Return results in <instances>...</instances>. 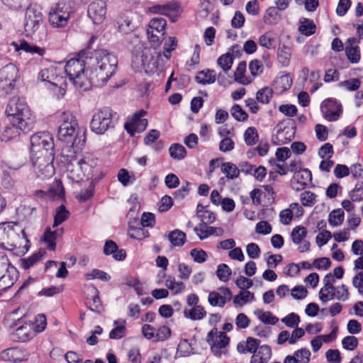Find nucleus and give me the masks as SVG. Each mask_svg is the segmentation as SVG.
Instances as JSON below:
<instances>
[{"label": "nucleus", "mask_w": 363, "mask_h": 363, "mask_svg": "<svg viewBox=\"0 0 363 363\" xmlns=\"http://www.w3.org/2000/svg\"><path fill=\"white\" fill-rule=\"evenodd\" d=\"M0 246L8 250H16V254L24 255L30 247V241L25 230L16 223H0Z\"/></svg>", "instance_id": "nucleus-1"}, {"label": "nucleus", "mask_w": 363, "mask_h": 363, "mask_svg": "<svg viewBox=\"0 0 363 363\" xmlns=\"http://www.w3.org/2000/svg\"><path fill=\"white\" fill-rule=\"evenodd\" d=\"M96 65L91 74L92 84L103 86L113 76L118 67V59L115 55L104 49L94 51Z\"/></svg>", "instance_id": "nucleus-2"}, {"label": "nucleus", "mask_w": 363, "mask_h": 363, "mask_svg": "<svg viewBox=\"0 0 363 363\" xmlns=\"http://www.w3.org/2000/svg\"><path fill=\"white\" fill-rule=\"evenodd\" d=\"M57 138L64 142L72 143V147H81L86 141L85 130H80L76 117L70 112H63L60 117Z\"/></svg>", "instance_id": "nucleus-3"}, {"label": "nucleus", "mask_w": 363, "mask_h": 363, "mask_svg": "<svg viewBox=\"0 0 363 363\" xmlns=\"http://www.w3.org/2000/svg\"><path fill=\"white\" fill-rule=\"evenodd\" d=\"M95 36H91L86 50H82L79 53V58H72L67 62L65 65V71L69 81L76 89L82 91L89 89L92 84L91 78L89 79L85 74L86 62L82 58H88L87 54L90 49V44L95 40Z\"/></svg>", "instance_id": "nucleus-4"}, {"label": "nucleus", "mask_w": 363, "mask_h": 363, "mask_svg": "<svg viewBox=\"0 0 363 363\" xmlns=\"http://www.w3.org/2000/svg\"><path fill=\"white\" fill-rule=\"evenodd\" d=\"M167 61L161 52L151 48H145L139 55L135 54L133 57V62L143 66L145 72L150 74L161 72Z\"/></svg>", "instance_id": "nucleus-5"}, {"label": "nucleus", "mask_w": 363, "mask_h": 363, "mask_svg": "<svg viewBox=\"0 0 363 363\" xmlns=\"http://www.w3.org/2000/svg\"><path fill=\"white\" fill-rule=\"evenodd\" d=\"M6 113L11 117V121L21 123V127L34 125L35 119L23 98L12 97L7 104Z\"/></svg>", "instance_id": "nucleus-6"}, {"label": "nucleus", "mask_w": 363, "mask_h": 363, "mask_svg": "<svg viewBox=\"0 0 363 363\" xmlns=\"http://www.w3.org/2000/svg\"><path fill=\"white\" fill-rule=\"evenodd\" d=\"M74 12V9L71 6L70 2H58L50 10L49 23L54 28H63L67 24L71 14Z\"/></svg>", "instance_id": "nucleus-7"}, {"label": "nucleus", "mask_w": 363, "mask_h": 363, "mask_svg": "<svg viewBox=\"0 0 363 363\" xmlns=\"http://www.w3.org/2000/svg\"><path fill=\"white\" fill-rule=\"evenodd\" d=\"M62 162L65 163L67 177L74 182H79L86 177L79 161V153L74 149H69L67 153L62 152Z\"/></svg>", "instance_id": "nucleus-8"}, {"label": "nucleus", "mask_w": 363, "mask_h": 363, "mask_svg": "<svg viewBox=\"0 0 363 363\" xmlns=\"http://www.w3.org/2000/svg\"><path fill=\"white\" fill-rule=\"evenodd\" d=\"M18 278V271L13 267L8 256L0 252V291L11 287Z\"/></svg>", "instance_id": "nucleus-9"}, {"label": "nucleus", "mask_w": 363, "mask_h": 363, "mask_svg": "<svg viewBox=\"0 0 363 363\" xmlns=\"http://www.w3.org/2000/svg\"><path fill=\"white\" fill-rule=\"evenodd\" d=\"M113 127V112L111 109L106 107L94 113L90 122V129L92 132L98 135H103Z\"/></svg>", "instance_id": "nucleus-10"}, {"label": "nucleus", "mask_w": 363, "mask_h": 363, "mask_svg": "<svg viewBox=\"0 0 363 363\" xmlns=\"http://www.w3.org/2000/svg\"><path fill=\"white\" fill-rule=\"evenodd\" d=\"M31 161L38 177L44 179L51 177L54 174V154L45 152L44 154L31 155Z\"/></svg>", "instance_id": "nucleus-11"}, {"label": "nucleus", "mask_w": 363, "mask_h": 363, "mask_svg": "<svg viewBox=\"0 0 363 363\" xmlns=\"http://www.w3.org/2000/svg\"><path fill=\"white\" fill-rule=\"evenodd\" d=\"M31 155L54 154L52 135L49 132H39L30 138Z\"/></svg>", "instance_id": "nucleus-12"}, {"label": "nucleus", "mask_w": 363, "mask_h": 363, "mask_svg": "<svg viewBox=\"0 0 363 363\" xmlns=\"http://www.w3.org/2000/svg\"><path fill=\"white\" fill-rule=\"evenodd\" d=\"M206 341L211 345V350L216 357H220L222 354L228 353L230 338L225 333L219 332L214 328L208 333Z\"/></svg>", "instance_id": "nucleus-13"}, {"label": "nucleus", "mask_w": 363, "mask_h": 363, "mask_svg": "<svg viewBox=\"0 0 363 363\" xmlns=\"http://www.w3.org/2000/svg\"><path fill=\"white\" fill-rule=\"evenodd\" d=\"M43 19L41 9L37 4H30L27 8L25 19L24 30L26 35H30L35 33L40 28Z\"/></svg>", "instance_id": "nucleus-14"}, {"label": "nucleus", "mask_w": 363, "mask_h": 363, "mask_svg": "<svg viewBox=\"0 0 363 363\" xmlns=\"http://www.w3.org/2000/svg\"><path fill=\"white\" fill-rule=\"evenodd\" d=\"M18 72L16 66L11 63L0 69V94L6 95L13 89Z\"/></svg>", "instance_id": "nucleus-15"}, {"label": "nucleus", "mask_w": 363, "mask_h": 363, "mask_svg": "<svg viewBox=\"0 0 363 363\" xmlns=\"http://www.w3.org/2000/svg\"><path fill=\"white\" fill-rule=\"evenodd\" d=\"M167 21L163 18H152L147 28V36L152 45L159 46L165 34Z\"/></svg>", "instance_id": "nucleus-16"}, {"label": "nucleus", "mask_w": 363, "mask_h": 363, "mask_svg": "<svg viewBox=\"0 0 363 363\" xmlns=\"http://www.w3.org/2000/svg\"><path fill=\"white\" fill-rule=\"evenodd\" d=\"M141 21V16L131 10L122 12L116 19V23L120 32L129 33L138 28Z\"/></svg>", "instance_id": "nucleus-17"}, {"label": "nucleus", "mask_w": 363, "mask_h": 363, "mask_svg": "<svg viewBox=\"0 0 363 363\" xmlns=\"http://www.w3.org/2000/svg\"><path fill=\"white\" fill-rule=\"evenodd\" d=\"M146 115L147 112L141 109L133 113L132 116L128 117L124 127L130 135H134L135 133H141L145 130L147 125V120L143 118V117Z\"/></svg>", "instance_id": "nucleus-18"}, {"label": "nucleus", "mask_w": 363, "mask_h": 363, "mask_svg": "<svg viewBox=\"0 0 363 363\" xmlns=\"http://www.w3.org/2000/svg\"><path fill=\"white\" fill-rule=\"evenodd\" d=\"M59 69L53 65L42 69L38 74L37 80L48 82L55 86L61 87L63 78L59 75Z\"/></svg>", "instance_id": "nucleus-19"}, {"label": "nucleus", "mask_w": 363, "mask_h": 363, "mask_svg": "<svg viewBox=\"0 0 363 363\" xmlns=\"http://www.w3.org/2000/svg\"><path fill=\"white\" fill-rule=\"evenodd\" d=\"M88 16L95 24L104 22L106 16V4L102 0L92 1L88 7Z\"/></svg>", "instance_id": "nucleus-20"}, {"label": "nucleus", "mask_w": 363, "mask_h": 363, "mask_svg": "<svg viewBox=\"0 0 363 363\" xmlns=\"http://www.w3.org/2000/svg\"><path fill=\"white\" fill-rule=\"evenodd\" d=\"M220 293L213 291L208 294V301L212 306L223 307L226 302L230 301L232 298V293L229 288L220 287Z\"/></svg>", "instance_id": "nucleus-21"}, {"label": "nucleus", "mask_w": 363, "mask_h": 363, "mask_svg": "<svg viewBox=\"0 0 363 363\" xmlns=\"http://www.w3.org/2000/svg\"><path fill=\"white\" fill-rule=\"evenodd\" d=\"M312 174L308 169H303L296 172L291 181V188L299 191L305 189V187L311 182Z\"/></svg>", "instance_id": "nucleus-22"}, {"label": "nucleus", "mask_w": 363, "mask_h": 363, "mask_svg": "<svg viewBox=\"0 0 363 363\" xmlns=\"http://www.w3.org/2000/svg\"><path fill=\"white\" fill-rule=\"evenodd\" d=\"M306 235V228L301 225L295 227L291 233V238L293 242L296 245L301 244L298 247V250L301 253L307 252L310 249V242L307 240H304Z\"/></svg>", "instance_id": "nucleus-23"}, {"label": "nucleus", "mask_w": 363, "mask_h": 363, "mask_svg": "<svg viewBox=\"0 0 363 363\" xmlns=\"http://www.w3.org/2000/svg\"><path fill=\"white\" fill-rule=\"evenodd\" d=\"M33 126L21 127V123L11 121V123L6 126L4 130L1 139L2 141H9L11 139L19 136L21 132H28L33 128Z\"/></svg>", "instance_id": "nucleus-24"}, {"label": "nucleus", "mask_w": 363, "mask_h": 363, "mask_svg": "<svg viewBox=\"0 0 363 363\" xmlns=\"http://www.w3.org/2000/svg\"><path fill=\"white\" fill-rule=\"evenodd\" d=\"M179 5L176 2H171L164 5H155L149 7L148 11L152 13L165 15L171 18L172 21L176 20L174 16L179 11Z\"/></svg>", "instance_id": "nucleus-25"}, {"label": "nucleus", "mask_w": 363, "mask_h": 363, "mask_svg": "<svg viewBox=\"0 0 363 363\" xmlns=\"http://www.w3.org/2000/svg\"><path fill=\"white\" fill-rule=\"evenodd\" d=\"M16 51L23 50L31 54H36L43 57L45 54V49L35 45H31L24 40L11 43Z\"/></svg>", "instance_id": "nucleus-26"}, {"label": "nucleus", "mask_w": 363, "mask_h": 363, "mask_svg": "<svg viewBox=\"0 0 363 363\" xmlns=\"http://www.w3.org/2000/svg\"><path fill=\"white\" fill-rule=\"evenodd\" d=\"M79 161L85 177L89 178L92 175L94 168L97 165V159L89 153H79Z\"/></svg>", "instance_id": "nucleus-27"}, {"label": "nucleus", "mask_w": 363, "mask_h": 363, "mask_svg": "<svg viewBox=\"0 0 363 363\" xmlns=\"http://www.w3.org/2000/svg\"><path fill=\"white\" fill-rule=\"evenodd\" d=\"M104 253L106 255H112L116 260H123L125 257V251L124 250H118L117 244L113 240H107L104 247Z\"/></svg>", "instance_id": "nucleus-28"}, {"label": "nucleus", "mask_w": 363, "mask_h": 363, "mask_svg": "<svg viewBox=\"0 0 363 363\" xmlns=\"http://www.w3.org/2000/svg\"><path fill=\"white\" fill-rule=\"evenodd\" d=\"M63 233V228L51 230L50 228L46 229L43 235V240L47 245V248L54 251L56 248V240L61 237Z\"/></svg>", "instance_id": "nucleus-29"}, {"label": "nucleus", "mask_w": 363, "mask_h": 363, "mask_svg": "<svg viewBox=\"0 0 363 363\" xmlns=\"http://www.w3.org/2000/svg\"><path fill=\"white\" fill-rule=\"evenodd\" d=\"M254 353L250 363H267L272 356L271 349L267 345L261 346L258 351Z\"/></svg>", "instance_id": "nucleus-30"}, {"label": "nucleus", "mask_w": 363, "mask_h": 363, "mask_svg": "<svg viewBox=\"0 0 363 363\" xmlns=\"http://www.w3.org/2000/svg\"><path fill=\"white\" fill-rule=\"evenodd\" d=\"M292 79L289 74L281 75L277 77L274 82V90L281 94L288 90L292 85Z\"/></svg>", "instance_id": "nucleus-31"}, {"label": "nucleus", "mask_w": 363, "mask_h": 363, "mask_svg": "<svg viewBox=\"0 0 363 363\" xmlns=\"http://www.w3.org/2000/svg\"><path fill=\"white\" fill-rule=\"evenodd\" d=\"M32 328L28 324L18 327L13 333L12 338L15 341L26 342L31 337Z\"/></svg>", "instance_id": "nucleus-32"}, {"label": "nucleus", "mask_w": 363, "mask_h": 363, "mask_svg": "<svg viewBox=\"0 0 363 363\" xmlns=\"http://www.w3.org/2000/svg\"><path fill=\"white\" fill-rule=\"evenodd\" d=\"M114 328L109 333V338L113 340H118L125 336L126 332L125 320H117L113 323Z\"/></svg>", "instance_id": "nucleus-33"}, {"label": "nucleus", "mask_w": 363, "mask_h": 363, "mask_svg": "<svg viewBox=\"0 0 363 363\" xmlns=\"http://www.w3.org/2000/svg\"><path fill=\"white\" fill-rule=\"evenodd\" d=\"M206 315L204 308L200 305L192 307L191 309H185L184 315L186 318L193 320H199L203 319Z\"/></svg>", "instance_id": "nucleus-34"}, {"label": "nucleus", "mask_w": 363, "mask_h": 363, "mask_svg": "<svg viewBox=\"0 0 363 363\" xmlns=\"http://www.w3.org/2000/svg\"><path fill=\"white\" fill-rule=\"evenodd\" d=\"M165 286L173 294H179L185 290V284L182 281H177L172 276H167L165 280Z\"/></svg>", "instance_id": "nucleus-35"}, {"label": "nucleus", "mask_w": 363, "mask_h": 363, "mask_svg": "<svg viewBox=\"0 0 363 363\" xmlns=\"http://www.w3.org/2000/svg\"><path fill=\"white\" fill-rule=\"evenodd\" d=\"M254 314L264 324L274 325L279 321V318L269 311H263L261 309H257L255 311Z\"/></svg>", "instance_id": "nucleus-36"}, {"label": "nucleus", "mask_w": 363, "mask_h": 363, "mask_svg": "<svg viewBox=\"0 0 363 363\" xmlns=\"http://www.w3.org/2000/svg\"><path fill=\"white\" fill-rule=\"evenodd\" d=\"M298 30L303 35L309 36L315 31V25L311 19L302 18L299 20Z\"/></svg>", "instance_id": "nucleus-37"}, {"label": "nucleus", "mask_w": 363, "mask_h": 363, "mask_svg": "<svg viewBox=\"0 0 363 363\" xmlns=\"http://www.w3.org/2000/svg\"><path fill=\"white\" fill-rule=\"evenodd\" d=\"M216 73L213 69L201 71L196 77V81L201 84H212L216 79Z\"/></svg>", "instance_id": "nucleus-38"}, {"label": "nucleus", "mask_w": 363, "mask_h": 363, "mask_svg": "<svg viewBox=\"0 0 363 363\" xmlns=\"http://www.w3.org/2000/svg\"><path fill=\"white\" fill-rule=\"evenodd\" d=\"M221 172L225 174L228 179H234L239 177V168L232 162H223L221 165Z\"/></svg>", "instance_id": "nucleus-39"}, {"label": "nucleus", "mask_w": 363, "mask_h": 363, "mask_svg": "<svg viewBox=\"0 0 363 363\" xmlns=\"http://www.w3.org/2000/svg\"><path fill=\"white\" fill-rule=\"evenodd\" d=\"M319 298L323 303L332 301L337 297V290L334 286H323L318 293Z\"/></svg>", "instance_id": "nucleus-40"}, {"label": "nucleus", "mask_w": 363, "mask_h": 363, "mask_svg": "<svg viewBox=\"0 0 363 363\" xmlns=\"http://www.w3.org/2000/svg\"><path fill=\"white\" fill-rule=\"evenodd\" d=\"M168 239L173 246L181 247L185 243L186 234L176 229L169 233Z\"/></svg>", "instance_id": "nucleus-41"}, {"label": "nucleus", "mask_w": 363, "mask_h": 363, "mask_svg": "<svg viewBox=\"0 0 363 363\" xmlns=\"http://www.w3.org/2000/svg\"><path fill=\"white\" fill-rule=\"evenodd\" d=\"M46 252L44 249H40L38 252L34 253L30 257L22 260V267L25 269H28L38 262L45 255Z\"/></svg>", "instance_id": "nucleus-42"}, {"label": "nucleus", "mask_w": 363, "mask_h": 363, "mask_svg": "<svg viewBox=\"0 0 363 363\" xmlns=\"http://www.w3.org/2000/svg\"><path fill=\"white\" fill-rule=\"evenodd\" d=\"M276 6L269 7L264 13V21L267 24H276L280 19V16Z\"/></svg>", "instance_id": "nucleus-43"}, {"label": "nucleus", "mask_w": 363, "mask_h": 363, "mask_svg": "<svg viewBox=\"0 0 363 363\" xmlns=\"http://www.w3.org/2000/svg\"><path fill=\"white\" fill-rule=\"evenodd\" d=\"M216 274L220 281L228 282L232 274V270L226 264H220L217 266Z\"/></svg>", "instance_id": "nucleus-44"}, {"label": "nucleus", "mask_w": 363, "mask_h": 363, "mask_svg": "<svg viewBox=\"0 0 363 363\" xmlns=\"http://www.w3.org/2000/svg\"><path fill=\"white\" fill-rule=\"evenodd\" d=\"M254 299V294L249 291H241L238 295L234 296L233 303L240 306H242L246 303L252 301Z\"/></svg>", "instance_id": "nucleus-45"}, {"label": "nucleus", "mask_w": 363, "mask_h": 363, "mask_svg": "<svg viewBox=\"0 0 363 363\" xmlns=\"http://www.w3.org/2000/svg\"><path fill=\"white\" fill-rule=\"evenodd\" d=\"M169 152L171 157L178 160L184 159L186 155L185 147L179 143L172 144L169 149Z\"/></svg>", "instance_id": "nucleus-46"}, {"label": "nucleus", "mask_w": 363, "mask_h": 363, "mask_svg": "<svg viewBox=\"0 0 363 363\" xmlns=\"http://www.w3.org/2000/svg\"><path fill=\"white\" fill-rule=\"evenodd\" d=\"M277 57L279 62L281 63L282 66H288L290 63L291 58L290 48L285 45L279 48L277 50Z\"/></svg>", "instance_id": "nucleus-47"}, {"label": "nucleus", "mask_w": 363, "mask_h": 363, "mask_svg": "<svg viewBox=\"0 0 363 363\" xmlns=\"http://www.w3.org/2000/svg\"><path fill=\"white\" fill-rule=\"evenodd\" d=\"M273 95V89L270 87L265 86L259 89L256 94V99L258 102L267 104L270 101Z\"/></svg>", "instance_id": "nucleus-48"}, {"label": "nucleus", "mask_w": 363, "mask_h": 363, "mask_svg": "<svg viewBox=\"0 0 363 363\" xmlns=\"http://www.w3.org/2000/svg\"><path fill=\"white\" fill-rule=\"evenodd\" d=\"M217 62L223 71L227 73L232 67L233 57L230 53H225L218 57Z\"/></svg>", "instance_id": "nucleus-49"}, {"label": "nucleus", "mask_w": 363, "mask_h": 363, "mask_svg": "<svg viewBox=\"0 0 363 363\" xmlns=\"http://www.w3.org/2000/svg\"><path fill=\"white\" fill-rule=\"evenodd\" d=\"M69 216V212L66 209L64 205L60 206L57 208L56 214L54 218L53 227H57L65 221Z\"/></svg>", "instance_id": "nucleus-50"}, {"label": "nucleus", "mask_w": 363, "mask_h": 363, "mask_svg": "<svg viewBox=\"0 0 363 363\" xmlns=\"http://www.w3.org/2000/svg\"><path fill=\"white\" fill-rule=\"evenodd\" d=\"M345 54L348 60L352 64H357L360 60V49L358 45L354 47H345Z\"/></svg>", "instance_id": "nucleus-51"}, {"label": "nucleus", "mask_w": 363, "mask_h": 363, "mask_svg": "<svg viewBox=\"0 0 363 363\" xmlns=\"http://www.w3.org/2000/svg\"><path fill=\"white\" fill-rule=\"evenodd\" d=\"M6 354L9 357V360L14 363L21 362L26 359V355L23 353L21 349L17 347L8 349Z\"/></svg>", "instance_id": "nucleus-52"}, {"label": "nucleus", "mask_w": 363, "mask_h": 363, "mask_svg": "<svg viewBox=\"0 0 363 363\" xmlns=\"http://www.w3.org/2000/svg\"><path fill=\"white\" fill-rule=\"evenodd\" d=\"M217 230V228L203 225H201L200 227L194 228V231L201 240H204L208 236L215 234Z\"/></svg>", "instance_id": "nucleus-53"}, {"label": "nucleus", "mask_w": 363, "mask_h": 363, "mask_svg": "<svg viewBox=\"0 0 363 363\" xmlns=\"http://www.w3.org/2000/svg\"><path fill=\"white\" fill-rule=\"evenodd\" d=\"M344 220V211L341 208L333 210L329 215L328 222L333 226H338Z\"/></svg>", "instance_id": "nucleus-54"}, {"label": "nucleus", "mask_w": 363, "mask_h": 363, "mask_svg": "<svg viewBox=\"0 0 363 363\" xmlns=\"http://www.w3.org/2000/svg\"><path fill=\"white\" fill-rule=\"evenodd\" d=\"M177 45V40L175 37H169L168 40L164 44L163 57L166 60H169L171 57V52L174 50Z\"/></svg>", "instance_id": "nucleus-55"}, {"label": "nucleus", "mask_w": 363, "mask_h": 363, "mask_svg": "<svg viewBox=\"0 0 363 363\" xmlns=\"http://www.w3.org/2000/svg\"><path fill=\"white\" fill-rule=\"evenodd\" d=\"M128 235L131 238L138 240L148 238L150 235L148 231L145 230L144 227L134 228L131 225L129 227Z\"/></svg>", "instance_id": "nucleus-56"}, {"label": "nucleus", "mask_w": 363, "mask_h": 363, "mask_svg": "<svg viewBox=\"0 0 363 363\" xmlns=\"http://www.w3.org/2000/svg\"><path fill=\"white\" fill-rule=\"evenodd\" d=\"M245 142L247 145L252 146L258 141V133L255 127H249L244 133Z\"/></svg>", "instance_id": "nucleus-57"}, {"label": "nucleus", "mask_w": 363, "mask_h": 363, "mask_svg": "<svg viewBox=\"0 0 363 363\" xmlns=\"http://www.w3.org/2000/svg\"><path fill=\"white\" fill-rule=\"evenodd\" d=\"M232 116L238 121H245L248 118L247 113L238 104H235L230 109Z\"/></svg>", "instance_id": "nucleus-58"}, {"label": "nucleus", "mask_w": 363, "mask_h": 363, "mask_svg": "<svg viewBox=\"0 0 363 363\" xmlns=\"http://www.w3.org/2000/svg\"><path fill=\"white\" fill-rule=\"evenodd\" d=\"M316 195L309 191H306L301 194L300 199L303 206H312L316 202Z\"/></svg>", "instance_id": "nucleus-59"}, {"label": "nucleus", "mask_w": 363, "mask_h": 363, "mask_svg": "<svg viewBox=\"0 0 363 363\" xmlns=\"http://www.w3.org/2000/svg\"><path fill=\"white\" fill-rule=\"evenodd\" d=\"M281 321L289 328H297L300 323V317L295 313H291L281 318Z\"/></svg>", "instance_id": "nucleus-60"}, {"label": "nucleus", "mask_w": 363, "mask_h": 363, "mask_svg": "<svg viewBox=\"0 0 363 363\" xmlns=\"http://www.w3.org/2000/svg\"><path fill=\"white\" fill-rule=\"evenodd\" d=\"M298 363H308L311 357V352L306 348L296 350L293 354Z\"/></svg>", "instance_id": "nucleus-61"}, {"label": "nucleus", "mask_w": 363, "mask_h": 363, "mask_svg": "<svg viewBox=\"0 0 363 363\" xmlns=\"http://www.w3.org/2000/svg\"><path fill=\"white\" fill-rule=\"evenodd\" d=\"M1 3L9 9L18 11L25 6L28 0H0Z\"/></svg>", "instance_id": "nucleus-62"}, {"label": "nucleus", "mask_w": 363, "mask_h": 363, "mask_svg": "<svg viewBox=\"0 0 363 363\" xmlns=\"http://www.w3.org/2000/svg\"><path fill=\"white\" fill-rule=\"evenodd\" d=\"M259 44L260 46L267 49L274 48V38L270 32H267L259 38Z\"/></svg>", "instance_id": "nucleus-63"}, {"label": "nucleus", "mask_w": 363, "mask_h": 363, "mask_svg": "<svg viewBox=\"0 0 363 363\" xmlns=\"http://www.w3.org/2000/svg\"><path fill=\"white\" fill-rule=\"evenodd\" d=\"M191 353V345L186 339L182 340L178 345L177 354L181 357H187Z\"/></svg>", "instance_id": "nucleus-64"}]
</instances>
